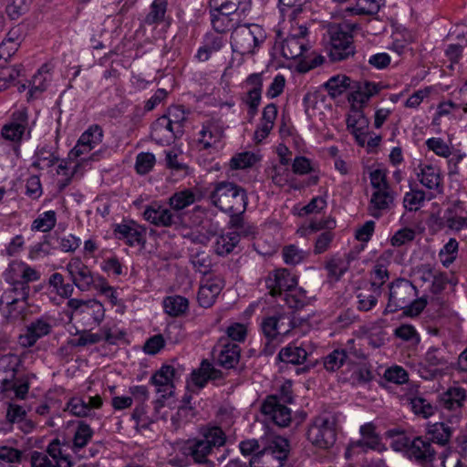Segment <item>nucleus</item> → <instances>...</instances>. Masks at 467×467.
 <instances>
[{
  "label": "nucleus",
  "instance_id": "obj_1",
  "mask_svg": "<svg viewBox=\"0 0 467 467\" xmlns=\"http://www.w3.org/2000/svg\"><path fill=\"white\" fill-rule=\"evenodd\" d=\"M5 281L9 285L0 297V311L5 319H19L27 306L29 283L37 281L40 274L22 261H13L4 273Z\"/></svg>",
  "mask_w": 467,
  "mask_h": 467
},
{
  "label": "nucleus",
  "instance_id": "obj_2",
  "mask_svg": "<svg viewBox=\"0 0 467 467\" xmlns=\"http://www.w3.org/2000/svg\"><path fill=\"white\" fill-rule=\"evenodd\" d=\"M227 336L219 338L212 351L213 362L202 359L199 368L191 374V384L188 388L192 392L203 389L209 380L221 379L223 373L214 367V364L224 368H234V325L227 327Z\"/></svg>",
  "mask_w": 467,
  "mask_h": 467
},
{
  "label": "nucleus",
  "instance_id": "obj_3",
  "mask_svg": "<svg viewBox=\"0 0 467 467\" xmlns=\"http://www.w3.org/2000/svg\"><path fill=\"white\" fill-rule=\"evenodd\" d=\"M196 194L191 189L174 192L169 199V207L152 202L143 212V218L157 227H173L175 229L183 224V210L194 203Z\"/></svg>",
  "mask_w": 467,
  "mask_h": 467
},
{
  "label": "nucleus",
  "instance_id": "obj_4",
  "mask_svg": "<svg viewBox=\"0 0 467 467\" xmlns=\"http://www.w3.org/2000/svg\"><path fill=\"white\" fill-rule=\"evenodd\" d=\"M428 304L425 296L418 297L417 287L409 280L400 278L389 285V297L384 315L403 310L406 317H418Z\"/></svg>",
  "mask_w": 467,
  "mask_h": 467
},
{
  "label": "nucleus",
  "instance_id": "obj_5",
  "mask_svg": "<svg viewBox=\"0 0 467 467\" xmlns=\"http://www.w3.org/2000/svg\"><path fill=\"white\" fill-rule=\"evenodd\" d=\"M21 363V358L16 354L8 353L0 358V400L26 399L30 388V377L24 375L16 378Z\"/></svg>",
  "mask_w": 467,
  "mask_h": 467
},
{
  "label": "nucleus",
  "instance_id": "obj_6",
  "mask_svg": "<svg viewBox=\"0 0 467 467\" xmlns=\"http://www.w3.org/2000/svg\"><path fill=\"white\" fill-rule=\"evenodd\" d=\"M391 448L420 467H435L437 451L424 436H399L392 441Z\"/></svg>",
  "mask_w": 467,
  "mask_h": 467
},
{
  "label": "nucleus",
  "instance_id": "obj_7",
  "mask_svg": "<svg viewBox=\"0 0 467 467\" xmlns=\"http://www.w3.org/2000/svg\"><path fill=\"white\" fill-rule=\"evenodd\" d=\"M226 437L219 427L207 428L202 431V438L186 441L182 448V453L192 457L196 463L206 464L213 467V462L207 459L213 447H220L225 443Z\"/></svg>",
  "mask_w": 467,
  "mask_h": 467
},
{
  "label": "nucleus",
  "instance_id": "obj_8",
  "mask_svg": "<svg viewBox=\"0 0 467 467\" xmlns=\"http://www.w3.org/2000/svg\"><path fill=\"white\" fill-rule=\"evenodd\" d=\"M323 42L331 61H342L355 54L353 36L347 24H329L323 36Z\"/></svg>",
  "mask_w": 467,
  "mask_h": 467
},
{
  "label": "nucleus",
  "instance_id": "obj_9",
  "mask_svg": "<svg viewBox=\"0 0 467 467\" xmlns=\"http://www.w3.org/2000/svg\"><path fill=\"white\" fill-rule=\"evenodd\" d=\"M451 360V354L445 347H430L419 364V374L426 380L434 379L450 368Z\"/></svg>",
  "mask_w": 467,
  "mask_h": 467
},
{
  "label": "nucleus",
  "instance_id": "obj_10",
  "mask_svg": "<svg viewBox=\"0 0 467 467\" xmlns=\"http://www.w3.org/2000/svg\"><path fill=\"white\" fill-rule=\"evenodd\" d=\"M306 435L307 440L319 449L326 450L332 447L337 439L336 418L329 414L315 417Z\"/></svg>",
  "mask_w": 467,
  "mask_h": 467
},
{
  "label": "nucleus",
  "instance_id": "obj_11",
  "mask_svg": "<svg viewBox=\"0 0 467 467\" xmlns=\"http://www.w3.org/2000/svg\"><path fill=\"white\" fill-rule=\"evenodd\" d=\"M67 306L71 311V316L78 317L82 325L87 327L99 326L105 318V307L96 299L69 298Z\"/></svg>",
  "mask_w": 467,
  "mask_h": 467
},
{
  "label": "nucleus",
  "instance_id": "obj_12",
  "mask_svg": "<svg viewBox=\"0 0 467 467\" xmlns=\"http://www.w3.org/2000/svg\"><path fill=\"white\" fill-rule=\"evenodd\" d=\"M66 271L73 285L81 292L96 290L100 285L99 279H104L100 275L94 274L79 257L71 258L66 265Z\"/></svg>",
  "mask_w": 467,
  "mask_h": 467
},
{
  "label": "nucleus",
  "instance_id": "obj_13",
  "mask_svg": "<svg viewBox=\"0 0 467 467\" xmlns=\"http://www.w3.org/2000/svg\"><path fill=\"white\" fill-rule=\"evenodd\" d=\"M264 38L263 28L256 24L235 25V52L252 54Z\"/></svg>",
  "mask_w": 467,
  "mask_h": 467
},
{
  "label": "nucleus",
  "instance_id": "obj_14",
  "mask_svg": "<svg viewBox=\"0 0 467 467\" xmlns=\"http://www.w3.org/2000/svg\"><path fill=\"white\" fill-rule=\"evenodd\" d=\"M209 6L213 28L220 33L231 31L234 27L233 0H210Z\"/></svg>",
  "mask_w": 467,
  "mask_h": 467
},
{
  "label": "nucleus",
  "instance_id": "obj_15",
  "mask_svg": "<svg viewBox=\"0 0 467 467\" xmlns=\"http://www.w3.org/2000/svg\"><path fill=\"white\" fill-rule=\"evenodd\" d=\"M261 411L279 427L288 426L292 420L291 410L285 404L280 403L277 395L267 396L261 406Z\"/></svg>",
  "mask_w": 467,
  "mask_h": 467
},
{
  "label": "nucleus",
  "instance_id": "obj_16",
  "mask_svg": "<svg viewBox=\"0 0 467 467\" xmlns=\"http://www.w3.org/2000/svg\"><path fill=\"white\" fill-rule=\"evenodd\" d=\"M52 320L48 317H41L33 320L26 328V332L19 336L18 343L23 348L33 347L37 340L49 335L52 331Z\"/></svg>",
  "mask_w": 467,
  "mask_h": 467
},
{
  "label": "nucleus",
  "instance_id": "obj_17",
  "mask_svg": "<svg viewBox=\"0 0 467 467\" xmlns=\"http://www.w3.org/2000/svg\"><path fill=\"white\" fill-rule=\"evenodd\" d=\"M223 136V130L219 123L215 121L204 123L197 139L198 150L209 152L218 150Z\"/></svg>",
  "mask_w": 467,
  "mask_h": 467
},
{
  "label": "nucleus",
  "instance_id": "obj_18",
  "mask_svg": "<svg viewBox=\"0 0 467 467\" xmlns=\"http://www.w3.org/2000/svg\"><path fill=\"white\" fill-rule=\"evenodd\" d=\"M294 326V321L285 314L266 317L261 323L262 332L266 339H275L278 336H285Z\"/></svg>",
  "mask_w": 467,
  "mask_h": 467
},
{
  "label": "nucleus",
  "instance_id": "obj_19",
  "mask_svg": "<svg viewBox=\"0 0 467 467\" xmlns=\"http://www.w3.org/2000/svg\"><path fill=\"white\" fill-rule=\"evenodd\" d=\"M265 285L272 296H282L297 285L296 277L286 269H278L265 279Z\"/></svg>",
  "mask_w": 467,
  "mask_h": 467
},
{
  "label": "nucleus",
  "instance_id": "obj_20",
  "mask_svg": "<svg viewBox=\"0 0 467 467\" xmlns=\"http://www.w3.org/2000/svg\"><path fill=\"white\" fill-rule=\"evenodd\" d=\"M213 203L223 212L230 213L229 223H234V183L220 182L211 194Z\"/></svg>",
  "mask_w": 467,
  "mask_h": 467
},
{
  "label": "nucleus",
  "instance_id": "obj_21",
  "mask_svg": "<svg viewBox=\"0 0 467 467\" xmlns=\"http://www.w3.org/2000/svg\"><path fill=\"white\" fill-rule=\"evenodd\" d=\"M176 375V369L171 365H163L150 378V382L156 388L157 393L165 400L173 393V379Z\"/></svg>",
  "mask_w": 467,
  "mask_h": 467
},
{
  "label": "nucleus",
  "instance_id": "obj_22",
  "mask_svg": "<svg viewBox=\"0 0 467 467\" xmlns=\"http://www.w3.org/2000/svg\"><path fill=\"white\" fill-rule=\"evenodd\" d=\"M453 433L454 427L451 421L428 422L424 437L431 441L432 445L446 447L449 445Z\"/></svg>",
  "mask_w": 467,
  "mask_h": 467
},
{
  "label": "nucleus",
  "instance_id": "obj_23",
  "mask_svg": "<svg viewBox=\"0 0 467 467\" xmlns=\"http://www.w3.org/2000/svg\"><path fill=\"white\" fill-rule=\"evenodd\" d=\"M116 237L124 240L130 246L141 245L146 243V228L131 221L129 223L118 224L114 229Z\"/></svg>",
  "mask_w": 467,
  "mask_h": 467
},
{
  "label": "nucleus",
  "instance_id": "obj_24",
  "mask_svg": "<svg viewBox=\"0 0 467 467\" xmlns=\"http://www.w3.org/2000/svg\"><path fill=\"white\" fill-rule=\"evenodd\" d=\"M181 136L182 134L177 132L163 115L158 118L151 125L150 138L158 144H170Z\"/></svg>",
  "mask_w": 467,
  "mask_h": 467
},
{
  "label": "nucleus",
  "instance_id": "obj_25",
  "mask_svg": "<svg viewBox=\"0 0 467 467\" xmlns=\"http://www.w3.org/2000/svg\"><path fill=\"white\" fill-rule=\"evenodd\" d=\"M289 441L281 436L270 437L263 440V447L258 451L260 453H269L272 458H276L285 464L289 454Z\"/></svg>",
  "mask_w": 467,
  "mask_h": 467
},
{
  "label": "nucleus",
  "instance_id": "obj_26",
  "mask_svg": "<svg viewBox=\"0 0 467 467\" xmlns=\"http://www.w3.org/2000/svg\"><path fill=\"white\" fill-rule=\"evenodd\" d=\"M309 355L310 352L304 344L298 346L296 343H290L280 349L276 358L282 363L302 365L307 360Z\"/></svg>",
  "mask_w": 467,
  "mask_h": 467
},
{
  "label": "nucleus",
  "instance_id": "obj_27",
  "mask_svg": "<svg viewBox=\"0 0 467 467\" xmlns=\"http://www.w3.org/2000/svg\"><path fill=\"white\" fill-rule=\"evenodd\" d=\"M360 434L362 438L357 441L352 442L353 448H361L363 451L368 449L381 451L384 446L381 443V439L375 431V426L372 423H366L360 427Z\"/></svg>",
  "mask_w": 467,
  "mask_h": 467
},
{
  "label": "nucleus",
  "instance_id": "obj_28",
  "mask_svg": "<svg viewBox=\"0 0 467 467\" xmlns=\"http://www.w3.org/2000/svg\"><path fill=\"white\" fill-rule=\"evenodd\" d=\"M58 161L59 156L52 146L38 145L33 156L32 167L45 170L53 167Z\"/></svg>",
  "mask_w": 467,
  "mask_h": 467
},
{
  "label": "nucleus",
  "instance_id": "obj_29",
  "mask_svg": "<svg viewBox=\"0 0 467 467\" xmlns=\"http://www.w3.org/2000/svg\"><path fill=\"white\" fill-rule=\"evenodd\" d=\"M306 28L300 26L297 35L288 36L282 44V54L287 59H295L301 57L306 48L301 38L306 35Z\"/></svg>",
  "mask_w": 467,
  "mask_h": 467
},
{
  "label": "nucleus",
  "instance_id": "obj_30",
  "mask_svg": "<svg viewBox=\"0 0 467 467\" xmlns=\"http://www.w3.org/2000/svg\"><path fill=\"white\" fill-rule=\"evenodd\" d=\"M465 398V390L462 388H450L441 395L440 404L448 410L457 412L462 408Z\"/></svg>",
  "mask_w": 467,
  "mask_h": 467
},
{
  "label": "nucleus",
  "instance_id": "obj_31",
  "mask_svg": "<svg viewBox=\"0 0 467 467\" xmlns=\"http://www.w3.org/2000/svg\"><path fill=\"white\" fill-rule=\"evenodd\" d=\"M93 435L94 431L88 423L83 420L78 421L72 439V450L75 452H78L88 445Z\"/></svg>",
  "mask_w": 467,
  "mask_h": 467
},
{
  "label": "nucleus",
  "instance_id": "obj_32",
  "mask_svg": "<svg viewBox=\"0 0 467 467\" xmlns=\"http://www.w3.org/2000/svg\"><path fill=\"white\" fill-rule=\"evenodd\" d=\"M353 80L346 75H336L331 77L323 86L328 95L335 99L349 89Z\"/></svg>",
  "mask_w": 467,
  "mask_h": 467
},
{
  "label": "nucleus",
  "instance_id": "obj_33",
  "mask_svg": "<svg viewBox=\"0 0 467 467\" xmlns=\"http://www.w3.org/2000/svg\"><path fill=\"white\" fill-rule=\"evenodd\" d=\"M420 182L431 190H438L441 185L440 170L432 165L420 167L417 173Z\"/></svg>",
  "mask_w": 467,
  "mask_h": 467
},
{
  "label": "nucleus",
  "instance_id": "obj_34",
  "mask_svg": "<svg viewBox=\"0 0 467 467\" xmlns=\"http://www.w3.org/2000/svg\"><path fill=\"white\" fill-rule=\"evenodd\" d=\"M384 5V0H357L356 5L353 6H347L345 12L349 15H376L381 5Z\"/></svg>",
  "mask_w": 467,
  "mask_h": 467
},
{
  "label": "nucleus",
  "instance_id": "obj_35",
  "mask_svg": "<svg viewBox=\"0 0 467 467\" xmlns=\"http://www.w3.org/2000/svg\"><path fill=\"white\" fill-rule=\"evenodd\" d=\"M51 67L48 64H44L34 75L31 80L30 96L41 93L47 89L48 82L51 80Z\"/></svg>",
  "mask_w": 467,
  "mask_h": 467
},
{
  "label": "nucleus",
  "instance_id": "obj_36",
  "mask_svg": "<svg viewBox=\"0 0 467 467\" xmlns=\"http://www.w3.org/2000/svg\"><path fill=\"white\" fill-rule=\"evenodd\" d=\"M165 312L171 317L184 314L189 307V301L182 296H167L163 301Z\"/></svg>",
  "mask_w": 467,
  "mask_h": 467
},
{
  "label": "nucleus",
  "instance_id": "obj_37",
  "mask_svg": "<svg viewBox=\"0 0 467 467\" xmlns=\"http://www.w3.org/2000/svg\"><path fill=\"white\" fill-rule=\"evenodd\" d=\"M458 208H462L460 201L454 202L452 207L447 208L443 215L445 225L455 232H460L464 227V216L457 214Z\"/></svg>",
  "mask_w": 467,
  "mask_h": 467
},
{
  "label": "nucleus",
  "instance_id": "obj_38",
  "mask_svg": "<svg viewBox=\"0 0 467 467\" xmlns=\"http://www.w3.org/2000/svg\"><path fill=\"white\" fill-rule=\"evenodd\" d=\"M48 284L61 297L69 298L74 293L73 283H65L64 276L60 273L52 274L48 279Z\"/></svg>",
  "mask_w": 467,
  "mask_h": 467
},
{
  "label": "nucleus",
  "instance_id": "obj_39",
  "mask_svg": "<svg viewBox=\"0 0 467 467\" xmlns=\"http://www.w3.org/2000/svg\"><path fill=\"white\" fill-rule=\"evenodd\" d=\"M348 353L341 348H336L324 358V368L330 372L337 371L348 362Z\"/></svg>",
  "mask_w": 467,
  "mask_h": 467
},
{
  "label": "nucleus",
  "instance_id": "obj_40",
  "mask_svg": "<svg viewBox=\"0 0 467 467\" xmlns=\"http://www.w3.org/2000/svg\"><path fill=\"white\" fill-rule=\"evenodd\" d=\"M57 213L55 211H47L38 215L32 223V230L42 233L50 232L56 225Z\"/></svg>",
  "mask_w": 467,
  "mask_h": 467
},
{
  "label": "nucleus",
  "instance_id": "obj_41",
  "mask_svg": "<svg viewBox=\"0 0 467 467\" xmlns=\"http://www.w3.org/2000/svg\"><path fill=\"white\" fill-rule=\"evenodd\" d=\"M262 89H248L246 94L241 98L243 103L248 107V121L251 122L258 111L261 102Z\"/></svg>",
  "mask_w": 467,
  "mask_h": 467
},
{
  "label": "nucleus",
  "instance_id": "obj_42",
  "mask_svg": "<svg viewBox=\"0 0 467 467\" xmlns=\"http://www.w3.org/2000/svg\"><path fill=\"white\" fill-rule=\"evenodd\" d=\"M281 300H283L287 306L290 308H302L306 301V291L302 288L295 287L291 289V291L285 292L282 296H280Z\"/></svg>",
  "mask_w": 467,
  "mask_h": 467
},
{
  "label": "nucleus",
  "instance_id": "obj_43",
  "mask_svg": "<svg viewBox=\"0 0 467 467\" xmlns=\"http://www.w3.org/2000/svg\"><path fill=\"white\" fill-rule=\"evenodd\" d=\"M408 400L410 401L412 411L416 415H420L423 418H429L433 415L436 410V408L430 401L420 396L409 398Z\"/></svg>",
  "mask_w": 467,
  "mask_h": 467
},
{
  "label": "nucleus",
  "instance_id": "obj_44",
  "mask_svg": "<svg viewBox=\"0 0 467 467\" xmlns=\"http://www.w3.org/2000/svg\"><path fill=\"white\" fill-rule=\"evenodd\" d=\"M459 244L454 238H451L441 249L439 258L445 267H449L456 259L458 254Z\"/></svg>",
  "mask_w": 467,
  "mask_h": 467
},
{
  "label": "nucleus",
  "instance_id": "obj_45",
  "mask_svg": "<svg viewBox=\"0 0 467 467\" xmlns=\"http://www.w3.org/2000/svg\"><path fill=\"white\" fill-rule=\"evenodd\" d=\"M394 336L405 342L417 346L420 342V334L412 325L402 324L394 330Z\"/></svg>",
  "mask_w": 467,
  "mask_h": 467
},
{
  "label": "nucleus",
  "instance_id": "obj_46",
  "mask_svg": "<svg viewBox=\"0 0 467 467\" xmlns=\"http://www.w3.org/2000/svg\"><path fill=\"white\" fill-rule=\"evenodd\" d=\"M191 264L193 268L202 275L210 273L212 268V262L209 254L204 251H196L191 254Z\"/></svg>",
  "mask_w": 467,
  "mask_h": 467
},
{
  "label": "nucleus",
  "instance_id": "obj_47",
  "mask_svg": "<svg viewBox=\"0 0 467 467\" xmlns=\"http://www.w3.org/2000/svg\"><path fill=\"white\" fill-rule=\"evenodd\" d=\"M163 116L167 118V120L174 127L177 132L183 134L186 116L184 110L181 107L170 108L168 112Z\"/></svg>",
  "mask_w": 467,
  "mask_h": 467
},
{
  "label": "nucleus",
  "instance_id": "obj_48",
  "mask_svg": "<svg viewBox=\"0 0 467 467\" xmlns=\"http://www.w3.org/2000/svg\"><path fill=\"white\" fill-rule=\"evenodd\" d=\"M31 467H71L65 461L54 462L45 452L34 451L31 455Z\"/></svg>",
  "mask_w": 467,
  "mask_h": 467
},
{
  "label": "nucleus",
  "instance_id": "obj_49",
  "mask_svg": "<svg viewBox=\"0 0 467 467\" xmlns=\"http://www.w3.org/2000/svg\"><path fill=\"white\" fill-rule=\"evenodd\" d=\"M65 410H68L72 415L79 418L88 417L91 415L88 403L78 397L71 398L67 401Z\"/></svg>",
  "mask_w": 467,
  "mask_h": 467
},
{
  "label": "nucleus",
  "instance_id": "obj_50",
  "mask_svg": "<svg viewBox=\"0 0 467 467\" xmlns=\"http://www.w3.org/2000/svg\"><path fill=\"white\" fill-rule=\"evenodd\" d=\"M102 138L103 130L99 125L90 126L79 137L83 144L88 145L92 149L97 147L102 141Z\"/></svg>",
  "mask_w": 467,
  "mask_h": 467
},
{
  "label": "nucleus",
  "instance_id": "obj_51",
  "mask_svg": "<svg viewBox=\"0 0 467 467\" xmlns=\"http://www.w3.org/2000/svg\"><path fill=\"white\" fill-rule=\"evenodd\" d=\"M352 92L348 96L352 109L362 108L369 99L366 92L361 88V83L353 81L350 88Z\"/></svg>",
  "mask_w": 467,
  "mask_h": 467
},
{
  "label": "nucleus",
  "instance_id": "obj_52",
  "mask_svg": "<svg viewBox=\"0 0 467 467\" xmlns=\"http://www.w3.org/2000/svg\"><path fill=\"white\" fill-rule=\"evenodd\" d=\"M425 197V192L422 190L411 189L404 195V207L409 211H417L424 202Z\"/></svg>",
  "mask_w": 467,
  "mask_h": 467
},
{
  "label": "nucleus",
  "instance_id": "obj_53",
  "mask_svg": "<svg viewBox=\"0 0 467 467\" xmlns=\"http://www.w3.org/2000/svg\"><path fill=\"white\" fill-rule=\"evenodd\" d=\"M257 234L256 227L244 221V215L235 213V235L245 238H254Z\"/></svg>",
  "mask_w": 467,
  "mask_h": 467
},
{
  "label": "nucleus",
  "instance_id": "obj_54",
  "mask_svg": "<svg viewBox=\"0 0 467 467\" xmlns=\"http://www.w3.org/2000/svg\"><path fill=\"white\" fill-rule=\"evenodd\" d=\"M79 337L71 341L74 347H86L88 345H94L103 340V336L100 333H91L90 329H84L78 331Z\"/></svg>",
  "mask_w": 467,
  "mask_h": 467
},
{
  "label": "nucleus",
  "instance_id": "obj_55",
  "mask_svg": "<svg viewBox=\"0 0 467 467\" xmlns=\"http://www.w3.org/2000/svg\"><path fill=\"white\" fill-rule=\"evenodd\" d=\"M31 0H7L6 14L15 20L25 14L29 7Z\"/></svg>",
  "mask_w": 467,
  "mask_h": 467
},
{
  "label": "nucleus",
  "instance_id": "obj_56",
  "mask_svg": "<svg viewBox=\"0 0 467 467\" xmlns=\"http://www.w3.org/2000/svg\"><path fill=\"white\" fill-rule=\"evenodd\" d=\"M213 247L218 255L224 256L231 254L234 250L233 234L228 233L218 236Z\"/></svg>",
  "mask_w": 467,
  "mask_h": 467
},
{
  "label": "nucleus",
  "instance_id": "obj_57",
  "mask_svg": "<svg viewBox=\"0 0 467 467\" xmlns=\"http://www.w3.org/2000/svg\"><path fill=\"white\" fill-rule=\"evenodd\" d=\"M167 0H154L150 6V12L146 17L148 24L162 21L166 13Z\"/></svg>",
  "mask_w": 467,
  "mask_h": 467
},
{
  "label": "nucleus",
  "instance_id": "obj_58",
  "mask_svg": "<svg viewBox=\"0 0 467 467\" xmlns=\"http://www.w3.org/2000/svg\"><path fill=\"white\" fill-rule=\"evenodd\" d=\"M155 156L150 152H140L136 158L135 168L138 173H148L155 164Z\"/></svg>",
  "mask_w": 467,
  "mask_h": 467
},
{
  "label": "nucleus",
  "instance_id": "obj_59",
  "mask_svg": "<svg viewBox=\"0 0 467 467\" xmlns=\"http://www.w3.org/2000/svg\"><path fill=\"white\" fill-rule=\"evenodd\" d=\"M261 161V156L252 151H244L235 155V170L248 169Z\"/></svg>",
  "mask_w": 467,
  "mask_h": 467
},
{
  "label": "nucleus",
  "instance_id": "obj_60",
  "mask_svg": "<svg viewBox=\"0 0 467 467\" xmlns=\"http://www.w3.org/2000/svg\"><path fill=\"white\" fill-rule=\"evenodd\" d=\"M326 268L329 276L338 280L348 271V263L341 258L334 257L327 263Z\"/></svg>",
  "mask_w": 467,
  "mask_h": 467
},
{
  "label": "nucleus",
  "instance_id": "obj_61",
  "mask_svg": "<svg viewBox=\"0 0 467 467\" xmlns=\"http://www.w3.org/2000/svg\"><path fill=\"white\" fill-rule=\"evenodd\" d=\"M17 49L18 44L13 38H7L0 44V67H5V63Z\"/></svg>",
  "mask_w": 467,
  "mask_h": 467
},
{
  "label": "nucleus",
  "instance_id": "obj_62",
  "mask_svg": "<svg viewBox=\"0 0 467 467\" xmlns=\"http://www.w3.org/2000/svg\"><path fill=\"white\" fill-rule=\"evenodd\" d=\"M393 202L392 195L387 190H377L371 197V204L377 210H385L389 208Z\"/></svg>",
  "mask_w": 467,
  "mask_h": 467
},
{
  "label": "nucleus",
  "instance_id": "obj_63",
  "mask_svg": "<svg viewBox=\"0 0 467 467\" xmlns=\"http://www.w3.org/2000/svg\"><path fill=\"white\" fill-rule=\"evenodd\" d=\"M416 232L411 228H402L397 231L390 239V244L393 246L400 247L415 239Z\"/></svg>",
  "mask_w": 467,
  "mask_h": 467
},
{
  "label": "nucleus",
  "instance_id": "obj_64",
  "mask_svg": "<svg viewBox=\"0 0 467 467\" xmlns=\"http://www.w3.org/2000/svg\"><path fill=\"white\" fill-rule=\"evenodd\" d=\"M384 379L389 382L403 384L408 381L409 375L403 368L395 366L385 371Z\"/></svg>",
  "mask_w": 467,
  "mask_h": 467
}]
</instances>
